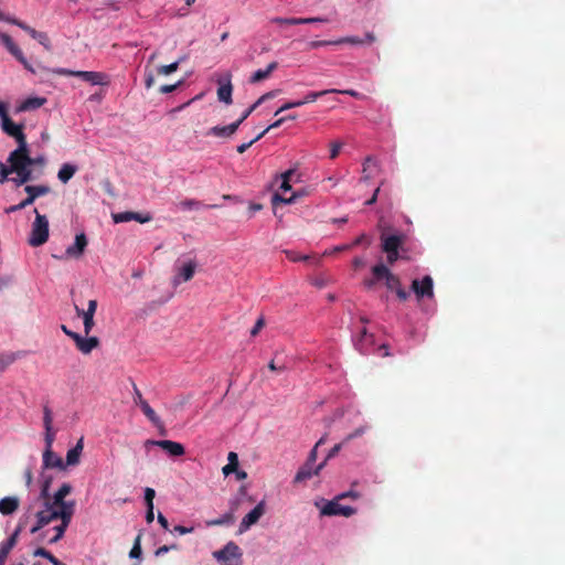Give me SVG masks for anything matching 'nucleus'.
Listing matches in <instances>:
<instances>
[{"label": "nucleus", "instance_id": "obj_40", "mask_svg": "<svg viewBox=\"0 0 565 565\" xmlns=\"http://www.w3.org/2000/svg\"><path fill=\"white\" fill-rule=\"evenodd\" d=\"M335 92V89H324V90H320V92H310L308 93L303 99L300 100V103H302V105L305 104H309V103H313L316 102L319 97L321 96H324L327 94H333Z\"/></svg>", "mask_w": 565, "mask_h": 565}, {"label": "nucleus", "instance_id": "obj_47", "mask_svg": "<svg viewBox=\"0 0 565 565\" xmlns=\"http://www.w3.org/2000/svg\"><path fill=\"white\" fill-rule=\"evenodd\" d=\"M179 64H180V61H177V62H173L169 65H161L159 68H158V74L160 75H169L173 72H175L179 67Z\"/></svg>", "mask_w": 565, "mask_h": 565}, {"label": "nucleus", "instance_id": "obj_9", "mask_svg": "<svg viewBox=\"0 0 565 565\" xmlns=\"http://www.w3.org/2000/svg\"><path fill=\"white\" fill-rule=\"evenodd\" d=\"M0 42L6 49L31 73H34L33 67L25 58L21 49L13 42L12 38L7 33H0Z\"/></svg>", "mask_w": 565, "mask_h": 565}, {"label": "nucleus", "instance_id": "obj_50", "mask_svg": "<svg viewBox=\"0 0 565 565\" xmlns=\"http://www.w3.org/2000/svg\"><path fill=\"white\" fill-rule=\"evenodd\" d=\"M35 40L41 44L43 45V47L47 51L51 50L52 45H51V41L49 39V35L45 33V32H39L38 33V36L35 38Z\"/></svg>", "mask_w": 565, "mask_h": 565}, {"label": "nucleus", "instance_id": "obj_45", "mask_svg": "<svg viewBox=\"0 0 565 565\" xmlns=\"http://www.w3.org/2000/svg\"><path fill=\"white\" fill-rule=\"evenodd\" d=\"M43 426L44 429L53 428V414L47 405L43 406Z\"/></svg>", "mask_w": 565, "mask_h": 565}, {"label": "nucleus", "instance_id": "obj_11", "mask_svg": "<svg viewBox=\"0 0 565 565\" xmlns=\"http://www.w3.org/2000/svg\"><path fill=\"white\" fill-rule=\"evenodd\" d=\"M339 500L340 499H338V497H335L334 500L327 502L323 505V508L321 509V514L329 515V516L343 515V516L349 518L356 512L355 509L352 507L340 504Z\"/></svg>", "mask_w": 565, "mask_h": 565}, {"label": "nucleus", "instance_id": "obj_53", "mask_svg": "<svg viewBox=\"0 0 565 565\" xmlns=\"http://www.w3.org/2000/svg\"><path fill=\"white\" fill-rule=\"evenodd\" d=\"M201 205V203L196 200H184L182 202H180V206L183 209V210H192V209H198L199 206Z\"/></svg>", "mask_w": 565, "mask_h": 565}, {"label": "nucleus", "instance_id": "obj_6", "mask_svg": "<svg viewBox=\"0 0 565 565\" xmlns=\"http://www.w3.org/2000/svg\"><path fill=\"white\" fill-rule=\"evenodd\" d=\"M56 74L60 75H73L82 78L85 82H88L93 85H106L108 84V76L100 72H90V71H68L65 68H60L56 71Z\"/></svg>", "mask_w": 565, "mask_h": 565}, {"label": "nucleus", "instance_id": "obj_17", "mask_svg": "<svg viewBox=\"0 0 565 565\" xmlns=\"http://www.w3.org/2000/svg\"><path fill=\"white\" fill-rule=\"evenodd\" d=\"M265 513V502L260 501L250 512H248L242 520L239 531H246L252 525L258 522V520Z\"/></svg>", "mask_w": 565, "mask_h": 565}, {"label": "nucleus", "instance_id": "obj_1", "mask_svg": "<svg viewBox=\"0 0 565 565\" xmlns=\"http://www.w3.org/2000/svg\"><path fill=\"white\" fill-rule=\"evenodd\" d=\"M35 218L31 226V232L28 243L32 247H39L45 244L49 239V221L45 215L40 214L38 209H34Z\"/></svg>", "mask_w": 565, "mask_h": 565}, {"label": "nucleus", "instance_id": "obj_39", "mask_svg": "<svg viewBox=\"0 0 565 565\" xmlns=\"http://www.w3.org/2000/svg\"><path fill=\"white\" fill-rule=\"evenodd\" d=\"M8 23L19 26L20 29L25 31L34 40L38 36V33L40 32V31H36L35 29L31 28L30 25H28L23 21L18 20V19H8Z\"/></svg>", "mask_w": 565, "mask_h": 565}, {"label": "nucleus", "instance_id": "obj_29", "mask_svg": "<svg viewBox=\"0 0 565 565\" xmlns=\"http://www.w3.org/2000/svg\"><path fill=\"white\" fill-rule=\"evenodd\" d=\"M43 468L44 469L57 468L60 470H65L66 469V465H64L63 459L60 456H57L53 451V449H51V457L50 458L45 457V450L43 451Z\"/></svg>", "mask_w": 565, "mask_h": 565}, {"label": "nucleus", "instance_id": "obj_55", "mask_svg": "<svg viewBox=\"0 0 565 565\" xmlns=\"http://www.w3.org/2000/svg\"><path fill=\"white\" fill-rule=\"evenodd\" d=\"M302 106V103H300V100H296V102H288V103H285L276 113L275 115H278L285 110H288V109H291V108H296V107H300Z\"/></svg>", "mask_w": 565, "mask_h": 565}, {"label": "nucleus", "instance_id": "obj_18", "mask_svg": "<svg viewBox=\"0 0 565 565\" xmlns=\"http://www.w3.org/2000/svg\"><path fill=\"white\" fill-rule=\"evenodd\" d=\"M1 128L8 136L14 138L18 143L26 141V137L23 132V125L14 124L10 117L4 118V120L1 121Z\"/></svg>", "mask_w": 565, "mask_h": 565}, {"label": "nucleus", "instance_id": "obj_33", "mask_svg": "<svg viewBox=\"0 0 565 565\" xmlns=\"http://www.w3.org/2000/svg\"><path fill=\"white\" fill-rule=\"evenodd\" d=\"M71 521H72V518H68V515H66V516L64 515L61 524L54 527L55 535L52 539H50V541H49L50 544H55L63 537L66 529L71 524Z\"/></svg>", "mask_w": 565, "mask_h": 565}, {"label": "nucleus", "instance_id": "obj_16", "mask_svg": "<svg viewBox=\"0 0 565 565\" xmlns=\"http://www.w3.org/2000/svg\"><path fill=\"white\" fill-rule=\"evenodd\" d=\"M324 465H326V460L322 461L321 463H319L316 467H315V465H309V462L306 461L305 465L301 466L299 468V470L297 471V473H296V476L294 478V482L295 483H300V482H303V481L310 479L313 476L319 475V472L322 470Z\"/></svg>", "mask_w": 565, "mask_h": 565}, {"label": "nucleus", "instance_id": "obj_52", "mask_svg": "<svg viewBox=\"0 0 565 565\" xmlns=\"http://www.w3.org/2000/svg\"><path fill=\"white\" fill-rule=\"evenodd\" d=\"M13 173L10 171V166L7 167L3 162L0 161V183H4L8 180L9 174Z\"/></svg>", "mask_w": 565, "mask_h": 565}, {"label": "nucleus", "instance_id": "obj_22", "mask_svg": "<svg viewBox=\"0 0 565 565\" xmlns=\"http://www.w3.org/2000/svg\"><path fill=\"white\" fill-rule=\"evenodd\" d=\"M152 220L150 214L142 215L137 212H120L113 214V221L115 223H124V222H130V221H137L139 223H147Z\"/></svg>", "mask_w": 565, "mask_h": 565}, {"label": "nucleus", "instance_id": "obj_44", "mask_svg": "<svg viewBox=\"0 0 565 565\" xmlns=\"http://www.w3.org/2000/svg\"><path fill=\"white\" fill-rule=\"evenodd\" d=\"M51 484V478L43 481L40 492V499L43 500V504L49 502H52L53 497L50 495L49 489Z\"/></svg>", "mask_w": 565, "mask_h": 565}, {"label": "nucleus", "instance_id": "obj_37", "mask_svg": "<svg viewBox=\"0 0 565 565\" xmlns=\"http://www.w3.org/2000/svg\"><path fill=\"white\" fill-rule=\"evenodd\" d=\"M228 463L225 465L222 469L224 476H228L231 475L232 472L236 471L237 470V467H238V457H237V454L236 452H233L231 451L228 454Z\"/></svg>", "mask_w": 565, "mask_h": 565}, {"label": "nucleus", "instance_id": "obj_36", "mask_svg": "<svg viewBox=\"0 0 565 565\" xmlns=\"http://www.w3.org/2000/svg\"><path fill=\"white\" fill-rule=\"evenodd\" d=\"M56 430L54 428L44 429L45 457H51V449L55 440Z\"/></svg>", "mask_w": 565, "mask_h": 565}, {"label": "nucleus", "instance_id": "obj_32", "mask_svg": "<svg viewBox=\"0 0 565 565\" xmlns=\"http://www.w3.org/2000/svg\"><path fill=\"white\" fill-rule=\"evenodd\" d=\"M23 355L22 352H3L0 353V372L6 371L11 364Z\"/></svg>", "mask_w": 565, "mask_h": 565}, {"label": "nucleus", "instance_id": "obj_7", "mask_svg": "<svg viewBox=\"0 0 565 565\" xmlns=\"http://www.w3.org/2000/svg\"><path fill=\"white\" fill-rule=\"evenodd\" d=\"M28 518L21 519L14 532L0 544V565H4L11 550L17 545L19 535L26 524Z\"/></svg>", "mask_w": 565, "mask_h": 565}, {"label": "nucleus", "instance_id": "obj_25", "mask_svg": "<svg viewBox=\"0 0 565 565\" xmlns=\"http://www.w3.org/2000/svg\"><path fill=\"white\" fill-rule=\"evenodd\" d=\"M83 448H84V438L82 437L78 439L76 445L67 451L66 461L64 462V465H66V467L78 465L79 460H81L82 452H83Z\"/></svg>", "mask_w": 565, "mask_h": 565}, {"label": "nucleus", "instance_id": "obj_42", "mask_svg": "<svg viewBox=\"0 0 565 565\" xmlns=\"http://www.w3.org/2000/svg\"><path fill=\"white\" fill-rule=\"evenodd\" d=\"M33 555L46 558L52 565H55L58 562V558H56L50 551L44 547H38L33 552Z\"/></svg>", "mask_w": 565, "mask_h": 565}, {"label": "nucleus", "instance_id": "obj_5", "mask_svg": "<svg viewBox=\"0 0 565 565\" xmlns=\"http://www.w3.org/2000/svg\"><path fill=\"white\" fill-rule=\"evenodd\" d=\"M371 271L376 278H383L386 288L391 291H396L398 287L402 286L399 277L393 274L388 267L382 263L374 265Z\"/></svg>", "mask_w": 565, "mask_h": 565}, {"label": "nucleus", "instance_id": "obj_8", "mask_svg": "<svg viewBox=\"0 0 565 565\" xmlns=\"http://www.w3.org/2000/svg\"><path fill=\"white\" fill-rule=\"evenodd\" d=\"M407 236L404 233H395L387 235L384 232L381 234V247L383 252H393L403 249Z\"/></svg>", "mask_w": 565, "mask_h": 565}, {"label": "nucleus", "instance_id": "obj_34", "mask_svg": "<svg viewBox=\"0 0 565 565\" xmlns=\"http://www.w3.org/2000/svg\"><path fill=\"white\" fill-rule=\"evenodd\" d=\"M232 92H233V86L230 81L226 84L221 85L217 88L218 100H221L227 105L232 104Z\"/></svg>", "mask_w": 565, "mask_h": 565}, {"label": "nucleus", "instance_id": "obj_13", "mask_svg": "<svg viewBox=\"0 0 565 565\" xmlns=\"http://www.w3.org/2000/svg\"><path fill=\"white\" fill-rule=\"evenodd\" d=\"M72 486L70 483H63L58 490L54 493L52 504L57 508L66 509L71 507L72 514L75 512V501H66L65 498L71 493Z\"/></svg>", "mask_w": 565, "mask_h": 565}, {"label": "nucleus", "instance_id": "obj_21", "mask_svg": "<svg viewBox=\"0 0 565 565\" xmlns=\"http://www.w3.org/2000/svg\"><path fill=\"white\" fill-rule=\"evenodd\" d=\"M74 342L77 350L83 354H89L99 345V340L97 337L83 338L81 334L74 337Z\"/></svg>", "mask_w": 565, "mask_h": 565}, {"label": "nucleus", "instance_id": "obj_63", "mask_svg": "<svg viewBox=\"0 0 565 565\" xmlns=\"http://www.w3.org/2000/svg\"><path fill=\"white\" fill-rule=\"evenodd\" d=\"M264 326H265V320H264V318H263V317H260V318L256 321L255 326L252 328V330H250V335H252V337H256V335L259 333V331L263 329V327H264Z\"/></svg>", "mask_w": 565, "mask_h": 565}, {"label": "nucleus", "instance_id": "obj_10", "mask_svg": "<svg viewBox=\"0 0 565 565\" xmlns=\"http://www.w3.org/2000/svg\"><path fill=\"white\" fill-rule=\"evenodd\" d=\"M417 299H422L424 297L433 298L434 297V280L429 275L423 277L422 280L414 279L411 286Z\"/></svg>", "mask_w": 565, "mask_h": 565}, {"label": "nucleus", "instance_id": "obj_19", "mask_svg": "<svg viewBox=\"0 0 565 565\" xmlns=\"http://www.w3.org/2000/svg\"><path fill=\"white\" fill-rule=\"evenodd\" d=\"M374 345V334L369 333L366 328L363 327L359 335L354 340L355 349L362 354L370 353L371 348Z\"/></svg>", "mask_w": 565, "mask_h": 565}, {"label": "nucleus", "instance_id": "obj_64", "mask_svg": "<svg viewBox=\"0 0 565 565\" xmlns=\"http://www.w3.org/2000/svg\"><path fill=\"white\" fill-rule=\"evenodd\" d=\"M386 259L390 265H393L399 258V250L385 252Z\"/></svg>", "mask_w": 565, "mask_h": 565}, {"label": "nucleus", "instance_id": "obj_20", "mask_svg": "<svg viewBox=\"0 0 565 565\" xmlns=\"http://www.w3.org/2000/svg\"><path fill=\"white\" fill-rule=\"evenodd\" d=\"M242 552L239 546L235 542H228L222 550L215 551L213 557L218 562H226L231 557L239 558Z\"/></svg>", "mask_w": 565, "mask_h": 565}, {"label": "nucleus", "instance_id": "obj_14", "mask_svg": "<svg viewBox=\"0 0 565 565\" xmlns=\"http://www.w3.org/2000/svg\"><path fill=\"white\" fill-rule=\"evenodd\" d=\"M134 402L140 406L142 413L151 423H153L154 425H158L160 423V418L148 404V402L143 399L142 394L136 384H134Z\"/></svg>", "mask_w": 565, "mask_h": 565}, {"label": "nucleus", "instance_id": "obj_57", "mask_svg": "<svg viewBox=\"0 0 565 565\" xmlns=\"http://www.w3.org/2000/svg\"><path fill=\"white\" fill-rule=\"evenodd\" d=\"M323 440H324L323 438H320L319 441L313 447V449H311V451L308 456V459H307L309 465H315V462L317 460V448L323 443Z\"/></svg>", "mask_w": 565, "mask_h": 565}, {"label": "nucleus", "instance_id": "obj_31", "mask_svg": "<svg viewBox=\"0 0 565 565\" xmlns=\"http://www.w3.org/2000/svg\"><path fill=\"white\" fill-rule=\"evenodd\" d=\"M76 171L77 167L75 164L64 163L57 172V178L62 183L66 184L74 177Z\"/></svg>", "mask_w": 565, "mask_h": 565}, {"label": "nucleus", "instance_id": "obj_46", "mask_svg": "<svg viewBox=\"0 0 565 565\" xmlns=\"http://www.w3.org/2000/svg\"><path fill=\"white\" fill-rule=\"evenodd\" d=\"M83 322H84V332L86 335H88L92 330H93V327L95 324L94 322V315H87V313H84L83 312Z\"/></svg>", "mask_w": 565, "mask_h": 565}, {"label": "nucleus", "instance_id": "obj_3", "mask_svg": "<svg viewBox=\"0 0 565 565\" xmlns=\"http://www.w3.org/2000/svg\"><path fill=\"white\" fill-rule=\"evenodd\" d=\"M24 192L28 194V196L24 200H22L20 203L15 204V205L8 206L4 210V212L7 214L21 211V210L25 209L26 206L33 204L38 198L49 194L51 192V188L46 184L25 185Z\"/></svg>", "mask_w": 565, "mask_h": 565}, {"label": "nucleus", "instance_id": "obj_49", "mask_svg": "<svg viewBox=\"0 0 565 565\" xmlns=\"http://www.w3.org/2000/svg\"><path fill=\"white\" fill-rule=\"evenodd\" d=\"M286 254V257L290 260V262H301V260H308L310 258V256L308 255H301L295 250H285L284 252Z\"/></svg>", "mask_w": 565, "mask_h": 565}, {"label": "nucleus", "instance_id": "obj_61", "mask_svg": "<svg viewBox=\"0 0 565 565\" xmlns=\"http://www.w3.org/2000/svg\"><path fill=\"white\" fill-rule=\"evenodd\" d=\"M381 280H383V278H376V276L372 274L371 278H366L363 280V285L366 289H373L374 286Z\"/></svg>", "mask_w": 565, "mask_h": 565}, {"label": "nucleus", "instance_id": "obj_35", "mask_svg": "<svg viewBox=\"0 0 565 565\" xmlns=\"http://www.w3.org/2000/svg\"><path fill=\"white\" fill-rule=\"evenodd\" d=\"M17 177L11 178V181L15 184V186L28 185L26 183L34 180L32 170H22L14 172Z\"/></svg>", "mask_w": 565, "mask_h": 565}, {"label": "nucleus", "instance_id": "obj_58", "mask_svg": "<svg viewBox=\"0 0 565 565\" xmlns=\"http://www.w3.org/2000/svg\"><path fill=\"white\" fill-rule=\"evenodd\" d=\"M268 367H269V370L277 371V372H284L287 370V365L285 363H277L275 359H273L268 363Z\"/></svg>", "mask_w": 565, "mask_h": 565}, {"label": "nucleus", "instance_id": "obj_26", "mask_svg": "<svg viewBox=\"0 0 565 565\" xmlns=\"http://www.w3.org/2000/svg\"><path fill=\"white\" fill-rule=\"evenodd\" d=\"M376 40V36L373 32H367L365 34V38L364 39H361L359 36H345V38H341L337 41H334V45H339V44H352V45H363V44H371L373 42H375Z\"/></svg>", "mask_w": 565, "mask_h": 565}, {"label": "nucleus", "instance_id": "obj_2", "mask_svg": "<svg viewBox=\"0 0 565 565\" xmlns=\"http://www.w3.org/2000/svg\"><path fill=\"white\" fill-rule=\"evenodd\" d=\"M8 162L10 171L31 170V156L26 141L18 143V148L9 154Z\"/></svg>", "mask_w": 565, "mask_h": 565}, {"label": "nucleus", "instance_id": "obj_27", "mask_svg": "<svg viewBox=\"0 0 565 565\" xmlns=\"http://www.w3.org/2000/svg\"><path fill=\"white\" fill-rule=\"evenodd\" d=\"M271 21L276 24L297 25L322 22L323 20L320 18H274Z\"/></svg>", "mask_w": 565, "mask_h": 565}, {"label": "nucleus", "instance_id": "obj_30", "mask_svg": "<svg viewBox=\"0 0 565 565\" xmlns=\"http://www.w3.org/2000/svg\"><path fill=\"white\" fill-rule=\"evenodd\" d=\"M46 103V98L44 97H29L22 102L19 106L20 111H29L34 110L42 107Z\"/></svg>", "mask_w": 565, "mask_h": 565}, {"label": "nucleus", "instance_id": "obj_23", "mask_svg": "<svg viewBox=\"0 0 565 565\" xmlns=\"http://www.w3.org/2000/svg\"><path fill=\"white\" fill-rule=\"evenodd\" d=\"M196 264L194 260H189L188 263L183 264V266L180 268L178 275L174 276L172 284L174 286H178L181 280L182 281H189L193 278L195 273Z\"/></svg>", "mask_w": 565, "mask_h": 565}, {"label": "nucleus", "instance_id": "obj_43", "mask_svg": "<svg viewBox=\"0 0 565 565\" xmlns=\"http://www.w3.org/2000/svg\"><path fill=\"white\" fill-rule=\"evenodd\" d=\"M142 554V550H141V533H139L135 541H134V545L129 552V556L131 558H139Z\"/></svg>", "mask_w": 565, "mask_h": 565}, {"label": "nucleus", "instance_id": "obj_24", "mask_svg": "<svg viewBox=\"0 0 565 565\" xmlns=\"http://www.w3.org/2000/svg\"><path fill=\"white\" fill-rule=\"evenodd\" d=\"M238 128L239 127L234 121V122H232V124H230L227 126H214V127L209 129L206 135L207 136L218 137V138H230V137H232L237 131Z\"/></svg>", "mask_w": 565, "mask_h": 565}, {"label": "nucleus", "instance_id": "obj_48", "mask_svg": "<svg viewBox=\"0 0 565 565\" xmlns=\"http://www.w3.org/2000/svg\"><path fill=\"white\" fill-rule=\"evenodd\" d=\"M270 75L265 70H257L253 73V75L249 78V83L255 84L258 82H262L266 78H268Z\"/></svg>", "mask_w": 565, "mask_h": 565}, {"label": "nucleus", "instance_id": "obj_4", "mask_svg": "<svg viewBox=\"0 0 565 565\" xmlns=\"http://www.w3.org/2000/svg\"><path fill=\"white\" fill-rule=\"evenodd\" d=\"M44 509L38 511L35 513L36 519L39 520L40 525H47L51 522L60 519L61 522L63 521L64 514L65 516L68 515V518H73L74 514H72L71 507H68V510L57 508V505L52 504V502H46L43 504Z\"/></svg>", "mask_w": 565, "mask_h": 565}, {"label": "nucleus", "instance_id": "obj_59", "mask_svg": "<svg viewBox=\"0 0 565 565\" xmlns=\"http://www.w3.org/2000/svg\"><path fill=\"white\" fill-rule=\"evenodd\" d=\"M156 497V492L152 488L145 489V501L146 505H153V499Z\"/></svg>", "mask_w": 565, "mask_h": 565}, {"label": "nucleus", "instance_id": "obj_62", "mask_svg": "<svg viewBox=\"0 0 565 565\" xmlns=\"http://www.w3.org/2000/svg\"><path fill=\"white\" fill-rule=\"evenodd\" d=\"M365 430H366V427L356 428L354 431H352L344 438L343 443H348V441L352 440L353 438L362 436L365 433Z\"/></svg>", "mask_w": 565, "mask_h": 565}, {"label": "nucleus", "instance_id": "obj_12", "mask_svg": "<svg viewBox=\"0 0 565 565\" xmlns=\"http://www.w3.org/2000/svg\"><path fill=\"white\" fill-rule=\"evenodd\" d=\"M87 244H88V241H87V237L84 233H81V234H77L75 236V242L73 245L68 246L65 250V256L64 257H58L56 256V258H79L84 252H85V248L87 247ZM55 257V255H53Z\"/></svg>", "mask_w": 565, "mask_h": 565}, {"label": "nucleus", "instance_id": "obj_15", "mask_svg": "<svg viewBox=\"0 0 565 565\" xmlns=\"http://www.w3.org/2000/svg\"><path fill=\"white\" fill-rule=\"evenodd\" d=\"M148 443L160 447L171 457H180L185 454L184 446L180 443L163 439V440H148Z\"/></svg>", "mask_w": 565, "mask_h": 565}, {"label": "nucleus", "instance_id": "obj_38", "mask_svg": "<svg viewBox=\"0 0 565 565\" xmlns=\"http://www.w3.org/2000/svg\"><path fill=\"white\" fill-rule=\"evenodd\" d=\"M233 523H234L233 512L225 513L218 519L206 521L207 526L230 525Z\"/></svg>", "mask_w": 565, "mask_h": 565}, {"label": "nucleus", "instance_id": "obj_54", "mask_svg": "<svg viewBox=\"0 0 565 565\" xmlns=\"http://www.w3.org/2000/svg\"><path fill=\"white\" fill-rule=\"evenodd\" d=\"M343 143L339 141L331 142L330 145V159H335L339 156V152L342 148Z\"/></svg>", "mask_w": 565, "mask_h": 565}, {"label": "nucleus", "instance_id": "obj_56", "mask_svg": "<svg viewBox=\"0 0 565 565\" xmlns=\"http://www.w3.org/2000/svg\"><path fill=\"white\" fill-rule=\"evenodd\" d=\"M280 93L279 89H275V90H270L264 95H262L257 100H256V105H262L264 102L270 99V98H274L275 96H277L278 94Z\"/></svg>", "mask_w": 565, "mask_h": 565}, {"label": "nucleus", "instance_id": "obj_60", "mask_svg": "<svg viewBox=\"0 0 565 565\" xmlns=\"http://www.w3.org/2000/svg\"><path fill=\"white\" fill-rule=\"evenodd\" d=\"M371 163L375 164L374 160L371 157L366 158L365 162L363 163V175L360 179L361 182H367L369 181L370 175L366 174V170H367V168L370 167Z\"/></svg>", "mask_w": 565, "mask_h": 565}, {"label": "nucleus", "instance_id": "obj_51", "mask_svg": "<svg viewBox=\"0 0 565 565\" xmlns=\"http://www.w3.org/2000/svg\"><path fill=\"white\" fill-rule=\"evenodd\" d=\"M259 105H256V102L250 105L243 114L242 116L235 121L237 124V126L239 127L246 119L247 117L258 107Z\"/></svg>", "mask_w": 565, "mask_h": 565}, {"label": "nucleus", "instance_id": "obj_28", "mask_svg": "<svg viewBox=\"0 0 565 565\" xmlns=\"http://www.w3.org/2000/svg\"><path fill=\"white\" fill-rule=\"evenodd\" d=\"M20 501L17 497H4L0 500V513L10 515L19 508Z\"/></svg>", "mask_w": 565, "mask_h": 565}, {"label": "nucleus", "instance_id": "obj_41", "mask_svg": "<svg viewBox=\"0 0 565 565\" xmlns=\"http://www.w3.org/2000/svg\"><path fill=\"white\" fill-rule=\"evenodd\" d=\"M296 199H297V194H295V193L289 198H284L279 193H275L271 196V204L274 207H276L279 203L291 204L296 201Z\"/></svg>", "mask_w": 565, "mask_h": 565}]
</instances>
